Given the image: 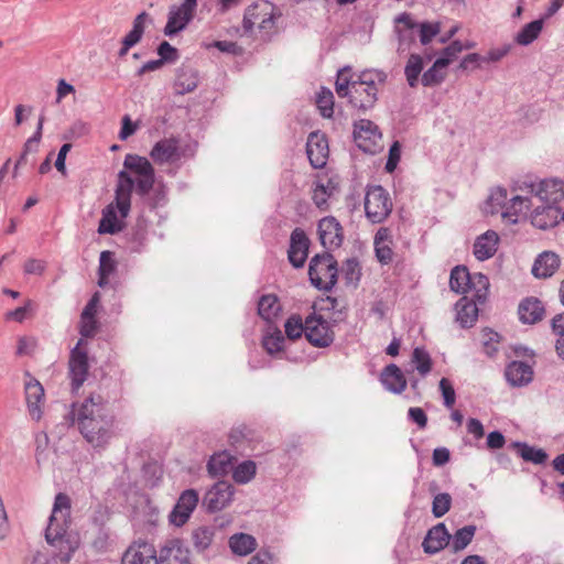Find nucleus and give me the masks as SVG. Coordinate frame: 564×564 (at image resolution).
<instances>
[{
  "mask_svg": "<svg viewBox=\"0 0 564 564\" xmlns=\"http://www.w3.org/2000/svg\"><path fill=\"white\" fill-rule=\"evenodd\" d=\"M67 426L77 421L80 434L95 449H105L113 436L115 419L108 413L100 395H90L65 415Z\"/></svg>",
  "mask_w": 564,
  "mask_h": 564,
  "instance_id": "nucleus-1",
  "label": "nucleus"
},
{
  "mask_svg": "<svg viewBox=\"0 0 564 564\" xmlns=\"http://www.w3.org/2000/svg\"><path fill=\"white\" fill-rule=\"evenodd\" d=\"M70 508V498L66 494H57L45 530V540L54 547V556L62 564L69 563L80 544L79 535L68 530Z\"/></svg>",
  "mask_w": 564,
  "mask_h": 564,
  "instance_id": "nucleus-2",
  "label": "nucleus"
},
{
  "mask_svg": "<svg viewBox=\"0 0 564 564\" xmlns=\"http://www.w3.org/2000/svg\"><path fill=\"white\" fill-rule=\"evenodd\" d=\"M134 189L133 178L124 171L118 173L115 189V204L110 203L102 209V216L98 226V234L115 235L123 229L122 223L117 217V209L122 218H126L131 209V195Z\"/></svg>",
  "mask_w": 564,
  "mask_h": 564,
  "instance_id": "nucleus-3",
  "label": "nucleus"
},
{
  "mask_svg": "<svg viewBox=\"0 0 564 564\" xmlns=\"http://www.w3.org/2000/svg\"><path fill=\"white\" fill-rule=\"evenodd\" d=\"M489 279L487 275L477 272L470 273L465 265H456L451 271L449 288L458 294H475L479 303H485L489 292Z\"/></svg>",
  "mask_w": 564,
  "mask_h": 564,
  "instance_id": "nucleus-4",
  "label": "nucleus"
},
{
  "mask_svg": "<svg viewBox=\"0 0 564 564\" xmlns=\"http://www.w3.org/2000/svg\"><path fill=\"white\" fill-rule=\"evenodd\" d=\"M311 283L318 290L329 292L337 283L338 263L329 251L315 254L308 264Z\"/></svg>",
  "mask_w": 564,
  "mask_h": 564,
  "instance_id": "nucleus-5",
  "label": "nucleus"
},
{
  "mask_svg": "<svg viewBox=\"0 0 564 564\" xmlns=\"http://www.w3.org/2000/svg\"><path fill=\"white\" fill-rule=\"evenodd\" d=\"M123 171L134 181L138 195H149L154 184L155 172L150 161L138 154H127L123 161Z\"/></svg>",
  "mask_w": 564,
  "mask_h": 564,
  "instance_id": "nucleus-6",
  "label": "nucleus"
},
{
  "mask_svg": "<svg viewBox=\"0 0 564 564\" xmlns=\"http://www.w3.org/2000/svg\"><path fill=\"white\" fill-rule=\"evenodd\" d=\"M365 212L372 224H380L392 212L389 193L380 185L369 186L365 196Z\"/></svg>",
  "mask_w": 564,
  "mask_h": 564,
  "instance_id": "nucleus-7",
  "label": "nucleus"
},
{
  "mask_svg": "<svg viewBox=\"0 0 564 564\" xmlns=\"http://www.w3.org/2000/svg\"><path fill=\"white\" fill-rule=\"evenodd\" d=\"M197 8V0H183L181 4H173L169 9L167 22L164 26V34L166 36H174L186 26L195 17Z\"/></svg>",
  "mask_w": 564,
  "mask_h": 564,
  "instance_id": "nucleus-8",
  "label": "nucleus"
},
{
  "mask_svg": "<svg viewBox=\"0 0 564 564\" xmlns=\"http://www.w3.org/2000/svg\"><path fill=\"white\" fill-rule=\"evenodd\" d=\"M305 337L310 344L318 348L330 346L335 339V333L330 324L317 313L306 317Z\"/></svg>",
  "mask_w": 564,
  "mask_h": 564,
  "instance_id": "nucleus-9",
  "label": "nucleus"
},
{
  "mask_svg": "<svg viewBox=\"0 0 564 564\" xmlns=\"http://www.w3.org/2000/svg\"><path fill=\"white\" fill-rule=\"evenodd\" d=\"M83 344L84 340L79 339L69 354L68 376L73 391H77L84 384L89 372L88 355L82 349Z\"/></svg>",
  "mask_w": 564,
  "mask_h": 564,
  "instance_id": "nucleus-10",
  "label": "nucleus"
},
{
  "mask_svg": "<svg viewBox=\"0 0 564 564\" xmlns=\"http://www.w3.org/2000/svg\"><path fill=\"white\" fill-rule=\"evenodd\" d=\"M354 139L362 151L375 153L381 132L378 126L368 119H360L354 123Z\"/></svg>",
  "mask_w": 564,
  "mask_h": 564,
  "instance_id": "nucleus-11",
  "label": "nucleus"
},
{
  "mask_svg": "<svg viewBox=\"0 0 564 564\" xmlns=\"http://www.w3.org/2000/svg\"><path fill=\"white\" fill-rule=\"evenodd\" d=\"M235 488L227 481L216 482L204 496L203 506L210 513L225 509L232 500Z\"/></svg>",
  "mask_w": 564,
  "mask_h": 564,
  "instance_id": "nucleus-12",
  "label": "nucleus"
},
{
  "mask_svg": "<svg viewBox=\"0 0 564 564\" xmlns=\"http://www.w3.org/2000/svg\"><path fill=\"white\" fill-rule=\"evenodd\" d=\"M318 238L321 245L330 250L339 248L344 241V229L334 216H327L318 221Z\"/></svg>",
  "mask_w": 564,
  "mask_h": 564,
  "instance_id": "nucleus-13",
  "label": "nucleus"
},
{
  "mask_svg": "<svg viewBox=\"0 0 564 564\" xmlns=\"http://www.w3.org/2000/svg\"><path fill=\"white\" fill-rule=\"evenodd\" d=\"M198 501V492L195 489L184 490L169 516L170 522L176 527L184 525L195 510Z\"/></svg>",
  "mask_w": 564,
  "mask_h": 564,
  "instance_id": "nucleus-14",
  "label": "nucleus"
},
{
  "mask_svg": "<svg viewBox=\"0 0 564 564\" xmlns=\"http://www.w3.org/2000/svg\"><path fill=\"white\" fill-rule=\"evenodd\" d=\"M306 154L314 169H323L329 155L328 140L324 133L314 131L308 134Z\"/></svg>",
  "mask_w": 564,
  "mask_h": 564,
  "instance_id": "nucleus-15",
  "label": "nucleus"
},
{
  "mask_svg": "<svg viewBox=\"0 0 564 564\" xmlns=\"http://www.w3.org/2000/svg\"><path fill=\"white\" fill-rule=\"evenodd\" d=\"M25 377L24 392L29 413L33 420L39 421L43 414L41 404L44 401V388L30 372H25Z\"/></svg>",
  "mask_w": 564,
  "mask_h": 564,
  "instance_id": "nucleus-16",
  "label": "nucleus"
},
{
  "mask_svg": "<svg viewBox=\"0 0 564 564\" xmlns=\"http://www.w3.org/2000/svg\"><path fill=\"white\" fill-rule=\"evenodd\" d=\"M121 564H158L156 550L149 542H133L123 553Z\"/></svg>",
  "mask_w": 564,
  "mask_h": 564,
  "instance_id": "nucleus-17",
  "label": "nucleus"
},
{
  "mask_svg": "<svg viewBox=\"0 0 564 564\" xmlns=\"http://www.w3.org/2000/svg\"><path fill=\"white\" fill-rule=\"evenodd\" d=\"M310 245L311 241L303 229L295 228L291 232L288 258L294 268L299 269L304 265L307 259Z\"/></svg>",
  "mask_w": 564,
  "mask_h": 564,
  "instance_id": "nucleus-18",
  "label": "nucleus"
},
{
  "mask_svg": "<svg viewBox=\"0 0 564 564\" xmlns=\"http://www.w3.org/2000/svg\"><path fill=\"white\" fill-rule=\"evenodd\" d=\"M158 564H191L189 550L178 539L169 540L156 553Z\"/></svg>",
  "mask_w": 564,
  "mask_h": 564,
  "instance_id": "nucleus-19",
  "label": "nucleus"
},
{
  "mask_svg": "<svg viewBox=\"0 0 564 564\" xmlns=\"http://www.w3.org/2000/svg\"><path fill=\"white\" fill-rule=\"evenodd\" d=\"M151 23L152 19L145 11L139 13L133 22L132 29L121 41V47L118 51V56L123 58L127 56L129 50L137 45L141 40L145 31L147 23Z\"/></svg>",
  "mask_w": 564,
  "mask_h": 564,
  "instance_id": "nucleus-20",
  "label": "nucleus"
},
{
  "mask_svg": "<svg viewBox=\"0 0 564 564\" xmlns=\"http://www.w3.org/2000/svg\"><path fill=\"white\" fill-rule=\"evenodd\" d=\"M377 100L378 86H361L360 84H355L348 96V101L351 107L362 112L372 109Z\"/></svg>",
  "mask_w": 564,
  "mask_h": 564,
  "instance_id": "nucleus-21",
  "label": "nucleus"
},
{
  "mask_svg": "<svg viewBox=\"0 0 564 564\" xmlns=\"http://www.w3.org/2000/svg\"><path fill=\"white\" fill-rule=\"evenodd\" d=\"M452 535L444 523L432 527L423 540L422 546L425 553L436 554L449 545Z\"/></svg>",
  "mask_w": 564,
  "mask_h": 564,
  "instance_id": "nucleus-22",
  "label": "nucleus"
},
{
  "mask_svg": "<svg viewBox=\"0 0 564 564\" xmlns=\"http://www.w3.org/2000/svg\"><path fill=\"white\" fill-rule=\"evenodd\" d=\"M199 83L198 72L191 65L182 64L176 69L174 82L175 94L185 95L194 91Z\"/></svg>",
  "mask_w": 564,
  "mask_h": 564,
  "instance_id": "nucleus-23",
  "label": "nucleus"
},
{
  "mask_svg": "<svg viewBox=\"0 0 564 564\" xmlns=\"http://www.w3.org/2000/svg\"><path fill=\"white\" fill-rule=\"evenodd\" d=\"M518 314L521 323L532 325L543 319L545 308L539 299L530 296L520 302Z\"/></svg>",
  "mask_w": 564,
  "mask_h": 564,
  "instance_id": "nucleus-24",
  "label": "nucleus"
},
{
  "mask_svg": "<svg viewBox=\"0 0 564 564\" xmlns=\"http://www.w3.org/2000/svg\"><path fill=\"white\" fill-rule=\"evenodd\" d=\"M505 376L512 387H523L532 381L533 369L527 362L512 361L506 367Z\"/></svg>",
  "mask_w": 564,
  "mask_h": 564,
  "instance_id": "nucleus-25",
  "label": "nucleus"
},
{
  "mask_svg": "<svg viewBox=\"0 0 564 564\" xmlns=\"http://www.w3.org/2000/svg\"><path fill=\"white\" fill-rule=\"evenodd\" d=\"M380 381L388 391L395 394L402 393L406 388V379L401 369L394 364L383 368Z\"/></svg>",
  "mask_w": 564,
  "mask_h": 564,
  "instance_id": "nucleus-26",
  "label": "nucleus"
},
{
  "mask_svg": "<svg viewBox=\"0 0 564 564\" xmlns=\"http://www.w3.org/2000/svg\"><path fill=\"white\" fill-rule=\"evenodd\" d=\"M498 242V234L494 230H487L476 239L474 243V256L479 261L490 259L497 251Z\"/></svg>",
  "mask_w": 564,
  "mask_h": 564,
  "instance_id": "nucleus-27",
  "label": "nucleus"
},
{
  "mask_svg": "<svg viewBox=\"0 0 564 564\" xmlns=\"http://www.w3.org/2000/svg\"><path fill=\"white\" fill-rule=\"evenodd\" d=\"M478 304H480L475 294H473L471 299L467 296H463L456 303L457 316L456 319L460 324L462 327L467 328L471 327L478 317Z\"/></svg>",
  "mask_w": 564,
  "mask_h": 564,
  "instance_id": "nucleus-28",
  "label": "nucleus"
},
{
  "mask_svg": "<svg viewBox=\"0 0 564 564\" xmlns=\"http://www.w3.org/2000/svg\"><path fill=\"white\" fill-rule=\"evenodd\" d=\"M150 156L156 163H165L178 156V141L175 138L158 141L150 152Z\"/></svg>",
  "mask_w": 564,
  "mask_h": 564,
  "instance_id": "nucleus-29",
  "label": "nucleus"
},
{
  "mask_svg": "<svg viewBox=\"0 0 564 564\" xmlns=\"http://www.w3.org/2000/svg\"><path fill=\"white\" fill-rule=\"evenodd\" d=\"M560 267V258L555 252L544 251L535 259L532 274L536 278H550Z\"/></svg>",
  "mask_w": 564,
  "mask_h": 564,
  "instance_id": "nucleus-30",
  "label": "nucleus"
},
{
  "mask_svg": "<svg viewBox=\"0 0 564 564\" xmlns=\"http://www.w3.org/2000/svg\"><path fill=\"white\" fill-rule=\"evenodd\" d=\"M235 460L236 458L226 451L214 454L207 463L208 473L214 477L225 476L232 471Z\"/></svg>",
  "mask_w": 564,
  "mask_h": 564,
  "instance_id": "nucleus-31",
  "label": "nucleus"
},
{
  "mask_svg": "<svg viewBox=\"0 0 564 564\" xmlns=\"http://www.w3.org/2000/svg\"><path fill=\"white\" fill-rule=\"evenodd\" d=\"M524 187L529 188L532 194L538 196L542 202L556 200V197H552V195L557 194L561 189V183L556 181H541L538 185L533 182H523Z\"/></svg>",
  "mask_w": 564,
  "mask_h": 564,
  "instance_id": "nucleus-32",
  "label": "nucleus"
},
{
  "mask_svg": "<svg viewBox=\"0 0 564 564\" xmlns=\"http://www.w3.org/2000/svg\"><path fill=\"white\" fill-rule=\"evenodd\" d=\"M558 212L552 206L536 207L531 215V223L539 229H547L557 224Z\"/></svg>",
  "mask_w": 564,
  "mask_h": 564,
  "instance_id": "nucleus-33",
  "label": "nucleus"
},
{
  "mask_svg": "<svg viewBox=\"0 0 564 564\" xmlns=\"http://www.w3.org/2000/svg\"><path fill=\"white\" fill-rule=\"evenodd\" d=\"M229 547L234 554L246 556L257 547V540L248 533H235L229 538Z\"/></svg>",
  "mask_w": 564,
  "mask_h": 564,
  "instance_id": "nucleus-34",
  "label": "nucleus"
},
{
  "mask_svg": "<svg viewBox=\"0 0 564 564\" xmlns=\"http://www.w3.org/2000/svg\"><path fill=\"white\" fill-rule=\"evenodd\" d=\"M510 446L517 449L518 455L525 462L541 465L547 459V454L544 449L530 446L524 442H513Z\"/></svg>",
  "mask_w": 564,
  "mask_h": 564,
  "instance_id": "nucleus-35",
  "label": "nucleus"
},
{
  "mask_svg": "<svg viewBox=\"0 0 564 564\" xmlns=\"http://www.w3.org/2000/svg\"><path fill=\"white\" fill-rule=\"evenodd\" d=\"M148 235V221L139 217L129 234L130 249L132 252H141L145 245Z\"/></svg>",
  "mask_w": 564,
  "mask_h": 564,
  "instance_id": "nucleus-36",
  "label": "nucleus"
},
{
  "mask_svg": "<svg viewBox=\"0 0 564 564\" xmlns=\"http://www.w3.org/2000/svg\"><path fill=\"white\" fill-rule=\"evenodd\" d=\"M477 527L474 524L465 525L458 529L451 538L449 545L454 553L465 550L473 541Z\"/></svg>",
  "mask_w": 564,
  "mask_h": 564,
  "instance_id": "nucleus-37",
  "label": "nucleus"
},
{
  "mask_svg": "<svg viewBox=\"0 0 564 564\" xmlns=\"http://www.w3.org/2000/svg\"><path fill=\"white\" fill-rule=\"evenodd\" d=\"M447 67V61L436 59L433 65L423 73L421 83L425 87H433L440 85L445 79L444 68Z\"/></svg>",
  "mask_w": 564,
  "mask_h": 564,
  "instance_id": "nucleus-38",
  "label": "nucleus"
},
{
  "mask_svg": "<svg viewBox=\"0 0 564 564\" xmlns=\"http://www.w3.org/2000/svg\"><path fill=\"white\" fill-rule=\"evenodd\" d=\"M423 68V57L419 54H411L404 67V75L410 87L414 88L417 86Z\"/></svg>",
  "mask_w": 564,
  "mask_h": 564,
  "instance_id": "nucleus-39",
  "label": "nucleus"
},
{
  "mask_svg": "<svg viewBox=\"0 0 564 564\" xmlns=\"http://www.w3.org/2000/svg\"><path fill=\"white\" fill-rule=\"evenodd\" d=\"M278 297L273 294L262 295L258 302V314L264 321H272L280 311Z\"/></svg>",
  "mask_w": 564,
  "mask_h": 564,
  "instance_id": "nucleus-40",
  "label": "nucleus"
},
{
  "mask_svg": "<svg viewBox=\"0 0 564 564\" xmlns=\"http://www.w3.org/2000/svg\"><path fill=\"white\" fill-rule=\"evenodd\" d=\"M285 338L282 332L274 327L272 332H268L262 338V346L269 355L280 352L284 348Z\"/></svg>",
  "mask_w": 564,
  "mask_h": 564,
  "instance_id": "nucleus-41",
  "label": "nucleus"
},
{
  "mask_svg": "<svg viewBox=\"0 0 564 564\" xmlns=\"http://www.w3.org/2000/svg\"><path fill=\"white\" fill-rule=\"evenodd\" d=\"M257 473V465L253 460H245L232 468V478L237 484L251 481Z\"/></svg>",
  "mask_w": 564,
  "mask_h": 564,
  "instance_id": "nucleus-42",
  "label": "nucleus"
},
{
  "mask_svg": "<svg viewBox=\"0 0 564 564\" xmlns=\"http://www.w3.org/2000/svg\"><path fill=\"white\" fill-rule=\"evenodd\" d=\"M285 335L290 340H295L305 335L306 319L303 322L297 314L291 315L284 324Z\"/></svg>",
  "mask_w": 564,
  "mask_h": 564,
  "instance_id": "nucleus-43",
  "label": "nucleus"
},
{
  "mask_svg": "<svg viewBox=\"0 0 564 564\" xmlns=\"http://www.w3.org/2000/svg\"><path fill=\"white\" fill-rule=\"evenodd\" d=\"M411 361L422 377H425L432 370V358L422 347L414 348Z\"/></svg>",
  "mask_w": 564,
  "mask_h": 564,
  "instance_id": "nucleus-44",
  "label": "nucleus"
},
{
  "mask_svg": "<svg viewBox=\"0 0 564 564\" xmlns=\"http://www.w3.org/2000/svg\"><path fill=\"white\" fill-rule=\"evenodd\" d=\"M350 70V67H344L338 72L335 89L340 98H348L352 90V86L357 84L356 76L347 77L345 74Z\"/></svg>",
  "mask_w": 564,
  "mask_h": 564,
  "instance_id": "nucleus-45",
  "label": "nucleus"
},
{
  "mask_svg": "<svg viewBox=\"0 0 564 564\" xmlns=\"http://www.w3.org/2000/svg\"><path fill=\"white\" fill-rule=\"evenodd\" d=\"M543 26V22L541 20H534L527 25L518 33L516 40L521 45L531 44L540 34Z\"/></svg>",
  "mask_w": 564,
  "mask_h": 564,
  "instance_id": "nucleus-46",
  "label": "nucleus"
},
{
  "mask_svg": "<svg viewBox=\"0 0 564 564\" xmlns=\"http://www.w3.org/2000/svg\"><path fill=\"white\" fill-rule=\"evenodd\" d=\"M529 198L522 196H514L510 200V205L505 212L502 217L508 218L512 224L518 221L517 217L523 209H529Z\"/></svg>",
  "mask_w": 564,
  "mask_h": 564,
  "instance_id": "nucleus-47",
  "label": "nucleus"
},
{
  "mask_svg": "<svg viewBox=\"0 0 564 564\" xmlns=\"http://www.w3.org/2000/svg\"><path fill=\"white\" fill-rule=\"evenodd\" d=\"M356 76L357 84L361 86H378L383 85L387 82V74L383 70H364Z\"/></svg>",
  "mask_w": 564,
  "mask_h": 564,
  "instance_id": "nucleus-48",
  "label": "nucleus"
},
{
  "mask_svg": "<svg viewBox=\"0 0 564 564\" xmlns=\"http://www.w3.org/2000/svg\"><path fill=\"white\" fill-rule=\"evenodd\" d=\"M316 105L324 118H332L334 113V95L332 90L322 88L317 95Z\"/></svg>",
  "mask_w": 564,
  "mask_h": 564,
  "instance_id": "nucleus-49",
  "label": "nucleus"
},
{
  "mask_svg": "<svg viewBox=\"0 0 564 564\" xmlns=\"http://www.w3.org/2000/svg\"><path fill=\"white\" fill-rule=\"evenodd\" d=\"M214 530L208 527H200L193 531L192 539L196 550L205 551L213 542Z\"/></svg>",
  "mask_w": 564,
  "mask_h": 564,
  "instance_id": "nucleus-50",
  "label": "nucleus"
},
{
  "mask_svg": "<svg viewBox=\"0 0 564 564\" xmlns=\"http://www.w3.org/2000/svg\"><path fill=\"white\" fill-rule=\"evenodd\" d=\"M452 506V497L447 492L437 494L432 501V513L435 518L445 516Z\"/></svg>",
  "mask_w": 564,
  "mask_h": 564,
  "instance_id": "nucleus-51",
  "label": "nucleus"
},
{
  "mask_svg": "<svg viewBox=\"0 0 564 564\" xmlns=\"http://www.w3.org/2000/svg\"><path fill=\"white\" fill-rule=\"evenodd\" d=\"M486 204L490 208L489 212L495 214L498 208H502L507 204V189L503 187H497L491 191Z\"/></svg>",
  "mask_w": 564,
  "mask_h": 564,
  "instance_id": "nucleus-52",
  "label": "nucleus"
},
{
  "mask_svg": "<svg viewBox=\"0 0 564 564\" xmlns=\"http://www.w3.org/2000/svg\"><path fill=\"white\" fill-rule=\"evenodd\" d=\"M343 272L348 284H357L360 279V264L355 258L347 259L343 264Z\"/></svg>",
  "mask_w": 564,
  "mask_h": 564,
  "instance_id": "nucleus-53",
  "label": "nucleus"
},
{
  "mask_svg": "<svg viewBox=\"0 0 564 564\" xmlns=\"http://www.w3.org/2000/svg\"><path fill=\"white\" fill-rule=\"evenodd\" d=\"M420 28V42L422 45H427L432 42V39L441 32L440 22H422L419 24Z\"/></svg>",
  "mask_w": 564,
  "mask_h": 564,
  "instance_id": "nucleus-54",
  "label": "nucleus"
},
{
  "mask_svg": "<svg viewBox=\"0 0 564 564\" xmlns=\"http://www.w3.org/2000/svg\"><path fill=\"white\" fill-rule=\"evenodd\" d=\"M151 208H156L166 202V188L163 184H153L149 195L144 196Z\"/></svg>",
  "mask_w": 564,
  "mask_h": 564,
  "instance_id": "nucleus-55",
  "label": "nucleus"
},
{
  "mask_svg": "<svg viewBox=\"0 0 564 564\" xmlns=\"http://www.w3.org/2000/svg\"><path fill=\"white\" fill-rule=\"evenodd\" d=\"M117 263L113 252L105 250L100 253L98 274L110 275L116 270Z\"/></svg>",
  "mask_w": 564,
  "mask_h": 564,
  "instance_id": "nucleus-56",
  "label": "nucleus"
},
{
  "mask_svg": "<svg viewBox=\"0 0 564 564\" xmlns=\"http://www.w3.org/2000/svg\"><path fill=\"white\" fill-rule=\"evenodd\" d=\"M332 196V192H328V187L323 183H317L314 191L312 199L314 204L322 210L327 208V199Z\"/></svg>",
  "mask_w": 564,
  "mask_h": 564,
  "instance_id": "nucleus-57",
  "label": "nucleus"
},
{
  "mask_svg": "<svg viewBox=\"0 0 564 564\" xmlns=\"http://www.w3.org/2000/svg\"><path fill=\"white\" fill-rule=\"evenodd\" d=\"M275 8L271 4L269 9L262 10L263 15L259 24V29L267 33L272 32L275 29V18L281 17V13L275 14Z\"/></svg>",
  "mask_w": 564,
  "mask_h": 564,
  "instance_id": "nucleus-58",
  "label": "nucleus"
},
{
  "mask_svg": "<svg viewBox=\"0 0 564 564\" xmlns=\"http://www.w3.org/2000/svg\"><path fill=\"white\" fill-rule=\"evenodd\" d=\"M250 440H251V431L245 425L232 429L229 434V442L236 448H239L243 441H250Z\"/></svg>",
  "mask_w": 564,
  "mask_h": 564,
  "instance_id": "nucleus-59",
  "label": "nucleus"
},
{
  "mask_svg": "<svg viewBox=\"0 0 564 564\" xmlns=\"http://www.w3.org/2000/svg\"><path fill=\"white\" fill-rule=\"evenodd\" d=\"M158 54L164 64L174 63L180 57L178 51L166 41L160 43L158 46Z\"/></svg>",
  "mask_w": 564,
  "mask_h": 564,
  "instance_id": "nucleus-60",
  "label": "nucleus"
},
{
  "mask_svg": "<svg viewBox=\"0 0 564 564\" xmlns=\"http://www.w3.org/2000/svg\"><path fill=\"white\" fill-rule=\"evenodd\" d=\"M440 390L443 395L444 405L448 409L453 408L456 401L455 390L448 379L442 378L440 381Z\"/></svg>",
  "mask_w": 564,
  "mask_h": 564,
  "instance_id": "nucleus-61",
  "label": "nucleus"
},
{
  "mask_svg": "<svg viewBox=\"0 0 564 564\" xmlns=\"http://www.w3.org/2000/svg\"><path fill=\"white\" fill-rule=\"evenodd\" d=\"M463 51V43L458 40L453 41L442 51V55L437 59L447 61V66L457 58L458 54Z\"/></svg>",
  "mask_w": 564,
  "mask_h": 564,
  "instance_id": "nucleus-62",
  "label": "nucleus"
},
{
  "mask_svg": "<svg viewBox=\"0 0 564 564\" xmlns=\"http://www.w3.org/2000/svg\"><path fill=\"white\" fill-rule=\"evenodd\" d=\"M377 260L381 264H389L393 259L392 243H380L375 246Z\"/></svg>",
  "mask_w": 564,
  "mask_h": 564,
  "instance_id": "nucleus-63",
  "label": "nucleus"
},
{
  "mask_svg": "<svg viewBox=\"0 0 564 564\" xmlns=\"http://www.w3.org/2000/svg\"><path fill=\"white\" fill-rule=\"evenodd\" d=\"M275 563V558L273 556V554L268 551V550H260L257 552L256 555H253L248 564H274Z\"/></svg>",
  "mask_w": 564,
  "mask_h": 564,
  "instance_id": "nucleus-64",
  "label": "nucleus"
}]
</instances>
